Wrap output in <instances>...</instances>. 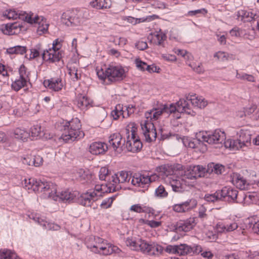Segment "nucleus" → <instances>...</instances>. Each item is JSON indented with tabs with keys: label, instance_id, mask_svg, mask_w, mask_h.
Returning a JSON list of instances; mask_svg holds the SVG:
<instances>
[{
	"label": "nucleus",
	"instance_id": "1",
	"mask_svg": "<svg viewBox=\"0 0 259 259\" xmlns=\"http://www.w3.org/2000/svg\"><path fill=\"white\" fill-rule=\"evenodd\" d=\"M23 187L29 192L43 193L44 197H52L55 198L54 194L56 193V185L53 183L37 180L31 178L28 179H24L22 182Z\"/></svg>",
	"mask_w": 259,
	"mask_h": 259
},
{
	"label": "nucleus",
	"instance_id": "2",
	"mask_svg": "<svg viewBox=\"0 0 259 259\" xmlns=\"http://www.w3.org/2000/svg\"><path fill=\"white\" fill-rule=\"evenodd\" d=\"M185 101H178L176 104L171 103L170 104H161L158 108H154L152 110L147 111L145 113V116L146 119L151 120H157L162 113H165L168 114H174V117L179 113V111L184 110V107L182 106L186 105Z\"/></svg>",
	"mask_w": 259,
	"mask_h": 259
},
{
	"label": "nucleus",
	"instance_id": "3",
	"mask_svg": "<svg viewBox=\"0 0 259 259\" xmlns=\"http://www.w3.org/2000/svg\"><path fill=\"white\" fill-rule=\"evenodd\" d=\"M81 126L80 121L77 118L66 122L63 125V128L61 129V138L65 142H73L82 138L84 134L81 130Z\"/></svg>",
	"mask_w": 259,
	"mask_h": 259
},
{
	"label": "nucleus",
	"instance_id": "4",
	"mask_svg": "<svg viewBox=\"0 0 259 259\" xmlns=\"http://www.w3.org/2000/svg\"><path fill=\"white\" fill-rule=\"evenodd\" d=\"M97 75L99 79L104 81L107 79L110 83L119 82L126 76L125 70L123 67L111 65L105 70L103 68L97 70Z\"/></svg>",
	"mask_w": 259,
	"mask_h": 259
},
{
	"label": "nucleus",
	"instance_id": "5",
	"mask_svg": "<svg viewBox=\"0 0 259 259\" xmlns=\"http://www.w3.org/2000/svg\"><path fill=\"white\" fill-rule=\"evenodd\" d=\"M107 186L96 185L94 189L88 190L81 193L78 198V203L84 206L91 207L93 203L102 197L108 190H105Z\"/></svg>",
	"mask_w": 259,
	"mask_h": 259
},
{
	"label": "nucleus",
	"instance_id": "6",
	"mask_svg": "<svg viewBox=\"0 0 259 259\" xmlns=\"http://www.w3.org/2000/svg\"><path fill=\"white\" fill-rule=\"evenodd\" d=\"M179 101H185L186 105L182 106L181 107H184V110L179 111V113L175 116V118L179 119L181 117V113H186L189 115L194 116L195 114V112L192 109V106L197 107L199 108L205 107L207 103L204 99L202 97L198 98L196 97V95H188L186 98L180 99Z\"/></svg>",
	"mask_w": 259,
	"mask_h": 259
},
{
	"label": "nucleus",
	"instance_id": "7",
	"mask_svg": "<svg viewBox=\"0 0 259 259\" xmlns=\"http://www.w3.org/2000/svg\"><path fill=\"white\" fill-rule=\"evenodd\" d=\"M62 42V39L57 38L53 41L51 48L44 50L41 54L43 60L51 63L59 62L62 57V52L60 51Z\"/></svg>",
	"mask_w": 259,
	"mask_h": 259
},
{
	"label": "nucleus",
	"instance_id": "8",
	"mask_svg": "<svg viewBox=\"0 0 259 259\" xmlns=\"http://www.w3.org/2000/svg\"><path fill=\"white\" fill-rule=\"evenodd\" d=\"M126 140L125 147L128 151L136 152L140 151L143 146L139 138L137 135L136 128L134 126L128 127L125 130Z\"/></svg>",
	"mask_w": 259,
	"mask_h": 259
},
{
	"label": "nucleus",
	"instance_id": "9",
	"mask_svg": "<svg viewBox=\"0 0 259 259\" xmlns=\"http://www.w3.org/2000/svg\"><path fill=\"white\" fill-rule=\"evenodd\" d=\"M125 243L126 245L133 250L140 251L144 254H150L151 242L149 243L141 238H128Z\"/></svg>",
	"mask_w": 259,
	"mask_h": 259
},
{
	"label": "nucleus",
	"instance_id": "10",
	"mask_svg": "<svg viewBox=\"0 0 259 259\" xmlns=\"http://www.w3.org/2000/svg\"><path fill=\"white\" fill-rule=\"evenodd\" d=\"M108 241L98 236H91L86 241L88 248L92 252L103 255Z\"/></svg>",
	"mask_w": 259,
	"mask_h": 259
},
{
	"label": "nucleus",
	"instance_id": "11",
	"mask_svg": "<svg viewBox=\"0 0 259 259\" xmlns=\"http://www.w3.org/2000/svg\"><path fill=\"white\" fill-rule=\"evenodd\" d=\"M132 178L131 175H129L126 171L122 170L117 174L112 176V185L111 187H108L107 188L108 192L115 191L116 190L121 188L119 185L120 183L129 182Z\"/></svg>",
	"mask_w": 259,
	"mask_h": 259
},
{
	"label": "nucleus",
	"instance_id": "12",
	"mask_svg": "<svg viewBox=\"0 0 259 259\" xmlns=\"http://www.w3.org/2000/svg\"><path fill=\"white\" fill-rule=\"evenodd\" d=\"M202 139L203 142H207L209 144H222L226 140V134L224 131L217 129L209 133H205L202 136Z\"/></svg>",
	"mask_w": 259,
	"mask_h": 259
},
{
	"label": "nucleus",
	"instance_id": "13",
	"mask_svg": "<svg viewBox=\"0 0 259 259\" xmlns=\"http://www.w3.org/2000/svg\"><path fill=\"white\" fill-rule=\"evenodd\" d=\"M141 126L146 142H151L156 140L157 134L155 127L151 121L147 119L142 121Z\"/></svg>",
	"mask_w": 259,
	"mask_h": 259
},
{
	"label": "nucleus",
	"instance_id": "14",
	"mask_svg": "<svg viewBox=\"0 0 259 259\" xmlns=\"http://www.w3.org/2000/svg\"><path fill=\"white\" fill-rule=\"evenodd\" d=\"M157 178L158 176L156 174L149 176L140 173H135L132 177L131 183L135 186L144 188L146 185L155 181Z\"/></svg>",
	"mask_w": 259,
	"mask_h": 259
},
{
	"label": "nucleus",
	"instance_id": "15",
	"mask_svg": "<svg viewBox=\"0 0 259 259\" xmlns=\"http://www.w3.org/2000/svg\"><path fill=\"white\" fill-rule=\"evenodd\" d=\"M25 21L31 24H38V26L37 28V32L39 33L40 34L41 33H45L47 32L49 25L47 24H44L42 21V18L37 15H35L33 17V14H32L29 15L28 14H25Z\"/></svg>",
	"mask_w": 259,
	"mask_h": 259
},
{
	"label": "nucleus",
	"instance_id": "16",
	"mask_svg": "<svg viewBox=\"0 0 259 259\" xmlns=\"http://www.w3.org/2000/svg\"><path fill=\"white\" fill-rule=\"evenodd\" d=\"M250 135H246L245 139H243L242 137H241L240 139H228L227 140H225L224 144L225 147L227 148L236 150L241 148L243 146H245L247 143H250Z\"/></svg>",
	"mask_w": 259,
	"mask_h": 259
},
{
	"label": "nucleus",
	"instance_id": "17",
	"mask_svg": "<svg viewBox=\"0 0 259 259\" xmlns=\"http://www.w3.org/2000/svg\"><path fill=\"white\" fill-rule=\"evenodd\" d=\"M44 86L52 92H58L65 85V82L61 77H51L44 81Z\"/></svg>",
	"mask_w": 259,
	"mask_h": 259
},
{
	"label": "nucleus",
	"instance_id": "18",
	"mask_svg": "<svg viewBox=\"0 0 259 259\" xmlns=\"http://www.w3.org/2000/svg\"><path fill=\"white\" fill-rule=\"evenodd\" d=\"M222 201L229 203L238 202L237 201L238 191L231 187H224L220 190Z\"/></svg>",
	"mask_w": 259,
	"mask_h": 259
},
{
	"label": "nucleus",
	"instance_id": "19",
	"mask_svg": "<svg viewBox=\"0 0 259 259\" xmlns=\"http://www.w3.org/2000/svg\"><path fill=\"white\" fill-rule=\"evenodd\" d=\"M94 102L92 99L85 95L78 94L75 100L76 107L82 111H85L90 107H93Z\"/></svg>",
	"mask_w": 259,
	"mask_h": 259
},
{
	"label": "nucleus",
	"instance_id": "20",
	"mask_svg": "<svg viewBox=\"0 0 259 259\" xmlns=\"http://www.w3.org/2000/svg\"><path fill=\"white\" fill-rule=\"evenodd\" d=\"M196 205L197 201L195 199H188L185 202L174 205L172 209L177 212H185L191 210Z\"/></svg>",
	"mask_w": 259,
	"mask_h": 259
},
{
	"label": "nucleus",
	"instance_id": "21",
	"mask_svg": "<svg viewBox=\"0 0 259 259\" xmlns=\"http://www.w3.org/2000/svg\"><path fill=\"white\" fill-rule=\"evenodd\" d=\"M207 168L202 165H197L190 166L187 178L189 179H197V178L205 177Z\"/></svg>",
	"mask_w": 259,
	"mask_h": 259
},
{
	"label": "nucleus",
	"instance_id": "22",
	"mask_svg": "<svg viewBox=\"0 0 259 259\" xmlns=\"http://www.w3.org/2000/svg\"><path fill=\"white\" fill-rule=\"evenodd\" d=\"M237 19L243 22H250L252 20H255L258 17V15L255 11H246L241 10L237 12Z\"/></svg>",
	"mask_w": 259,
	"mask_h": 259
},
{
	"label": "nucleus",
	"instance_id": "23",
	"mask_svg": "<svg viewBox=\"0 0 259 259\" xmlns=\"http://www.w3.org/2000/svg\"><path fill=\"white\" fill-rule=\"evenodd\" d=\"M122 136L118 133L112 134L109 138V143L114 150L119 149L122 150V147L125 145L126 141L123 140L122 142Z\"/></svg>",
	"mask_w": 259,
	"mask_h": 259
},
{
	"label": "nucleus",
	"instance_id": "24",
	"mask_svg": "<svg viewBox=\"0 0 259 259\" xmlns=\"http://www.w3.org/2000/svg\"><path fill=\"white\" fill-rule=\"evenodd\" d=\"M195 218H190L185 221H180L176 225L175 229L178 232H188L195 226Z\"/></svg>",
	"mask_w": 259,
	"mask_h": 259
},
{
	"label": "nucleus",
	"instance_id": "25",
	"mask_svg": "<svg viewBox=\"0 0 259 259\" xmlns=\"http://www.w3.org/2000/svg\"><path fill=\"white\" fill-rule=\"evenodd\" d=\"M77 193V192H72L68 190L62 191L61 192H59L58 193L56 191V193L54 194V197H55V198H53L52 197H48L51 198L55 200H57L59 198L63 201L70 202L75 199Z\"/></svg>",
	"mask_w": 259,
	"mask_h": 259
},
{
	"label": "nucleus",
	"instance_id": "26",
	"mask_svg": "<svg viewBox=\"0 0 259 259\" xmlns=\"http://www.w3.org/2000/svg\"><path fill=\"white\" fill-rule=\"evenodd\" d=\"M90 152L94 155L104 153L108 150L106 144L103 142H94L90 146Z\"/></svg>",
	"mask_w": 259,
	"mask_h": 259
},
{
	"label": "nucleus",
	"instance_id": "27",
	"mask_svg": "<svg viewBox=\"0 0 259 259\" xmlns=\"http://www.w3.org/2000/svg\"><path fill=\"white\" fill-rule=\"evenodd\" d=\"M172 189L176 192H184L187 187L186 181L184 178H178L170 182Z\"/></svg>",
	"mask_w": 259,
	"mask_h": 259
},
{
	"label": "nucleus",
	"instance_id": "28",
	"mask_svg": "<svg viewBox=\"0 0 259 259\" xmlns=\"http://www.w3.org/2000/svg\"><path fill=\"white\" fill-rule=\"evenodd\" d=\"M30 219L33 220L35 222L42 225L45 229H53L54 230H57L59 228V226L54 224L48 223L47 221H44L41 218H39L38 215L37 214H31L29 216Z\"/></svg>",
	"mask_w": 259,
	"mask_h": 259
},
{
	"label": "nucleus",
	"instance_id": "29",
	"mask_svg": "<svg viewBox=\"0 0 259 259\" xmlns=\"http://www.w3.org/2000/svg\"><path fill=\"white\" fill-rule=\"evenodd\" d=\"M225 171V167L223 164L210 162L207 164L206 172L208 174L214 173L217 175L223 174Z\"/></svg>",
	"mask_w": 259,
	"mask_h": 259
},
{
	"label": "nucleus",
	"instance_id": "30",
	"mask_svg": "<svg viewBox=\"0 0 259 259\" xmlns=\"http://www.w3.org/2000/svg\"><path fill=\"white\" fill-rule=\"evenodd\" d=\"M74 12L71 10H68L64 12L61 16V21L66 25L69 26L75 24Z\"/></svg>",
	"mask_w": 259,
	"mask_h": 259
},
{
	"label": "nucleus",
	"instance_id": "31",
	"mask_svg": "<svg viewBox=\"0 0 259 259\" xmlns=\"http://www.w3.org/2000/svg\"><path fill=\"white\" fill-rule=\"evenodd\" d=\"M22 26L18 22L9 23L5 25L4 33L8 35H13L21 30Z\"/></svg>",
	"mask_w": 259,
	"mask_h": 259
},
{
	"label": "nucleus",
	"instance_id": "32",
	"mask_svg": "<svg viewBox=\"0 0 259 259\" xmlns=\"http://www.w3.org/2000/svg\"><path fill=\"white\" fill-rule=\"evenodd\" d=\"M130 210L137 213L144 212L153 214L155 212V210L153 208L140 204H136L132 205Z\"/></svg>",
	"mask_w": 259,
	"mask_h": 259
},
{
	"label": "nucleus",
	"instance_id": "33",
	"mask_svg": "<svg viewBox=\"0 0 259 259\" xmlns=\"http://www.w3.org/2000/svg\"><path fill=\"white\" fill-rule=\"evenodd\" d=\"M90 5L97 9L110 8L111 6L110 0H94L90 2Z\"/></svg>",
	"mask_w": 259,
	"mask_h": 259
},
{
	"label": "nucleus",
	"instance_id": "34",
	"mask_svg": "<svg viewBox=\"0 0 259 259\" xmlns=\"http://www.w3.org/2000/svg\"><path fill=\"white\" fill-rule=\"evenodd\" d=\"M14 136L16 139L25 141L30 137V133L24 128L17 127L14 130Z\"/></svg>",
	"mask_w": 259,
	"mask_h": 259
},
{
	"label": "nucleus",
	"instance_id": "35",
	"mask_svg": "<svg viewBox=\"0 0 259 259\" xmlns=\"http://www.w3.org/2000/svg\"><path fill=\"white\" fill-rule=\"evenodd\" d=\"M111 116L114 120L118 119L120 116H122V118H125V111L123 110V105L120 104L116 105L111 111Z\"/></svg>",
	"mask_w": 259,
	"mask_h": 259
},
{
	"label": "nucleus",
	"instance_id": "36",
	"mask_svg": "<svg viewBox=\"0 0 259 259\" xmlns=\"http://www.w3.org/2000/svg\"><path fill=\"white\" fill-rule=\"evenodd\" d=\"M28 83L29 81L18 77L12 82L11 88L14 91L18 92L23 88L27 87Z\"/></svg>",
	"mask_w": 259,
	"mask_h": 259
},
{
	"label": "nucleus",
	"instance_id": "37",
	"mask_svg": "<svg viewBox=\"0 0 259 259\" xmlns=\"http://www.w3.org/2000/svg\"><path fill=\"white\" fill-rule=\"evenodd\" d=\"M232 183L237 188L241 190H244L246 188V181L240 175L236 174L234 175L232 179Z\"/></svg>",
	"mask_w": 259,
	"mask_h": 259
},
{
	"label": "nucleus",
	"instance_id": "38",
	"mask_svg": "<svg viewBox=\"0 0 259 259\" xmlns=\"http://www.w3.org/2000/svg\"><path fill=\"white\" fill-rule=\"evenodd\" d=\"M29 133L30 137L32 138V140L39 139L44 135L41 126L38 124L34 125L31 127Z\"/></svg>",
	"mask_w": 259,
	"mask_h": 259
},
{
	"label": "nucleus",
	"instance_id": "39",
	"mask_svg": "<svg viewBox=\"0 0 259 259\" xmlns=\"http://www.w3.org/2000/svg\"><path fill=\"white\" fill-rule=\"evenodd\" d=\"M205 201L208 202H215L219 201H222L220 190L216 191L212 194H206L204 197Z\"/></svg>",
	"mask_w": 259,
	"mask_h": 259
},
{
	"label": "nucleus",
	"instance_id": "40",
	"mask_svg": "<svg viewBox=\"0 0 259 259\" xmlns=\"http://www.w3.org/2000/svg\"><path fill=\"white\" fill-rule=\"evenodd\" d=\"M183 144L189 148L194 149L198 147V145L201 144V141L198 139H194L192 140L188 138H183L182 139Z\"/></svg>",
	"mask_w": 259,
	"mask_h": 259
},
{
	"label": "nucleus",
	"instance_id": "41",
	"mask_svg": "<svg viewBox=\"0 0 259 259\" xmlns=\"http://www.w3.org/2000/svg\"><path fill=\"white\" fill-rule=\"evenodd\" d=\"M26 48L21 46H16L11 47L7 50V52L9 54L23 55L26 52Z\"/></svg>",
	"mask_w": 259,
	"mask_h": 259
},
{
	"label": "nucleus",
	"instance_id": "42",
	"mask_svg": "<svg viewBox=\"0 0 259 259\" xmlns=\"http://www.w3.org/2000/svg\"><path fill=\"white\" fill-rule=\"evenodd\" d=\"M192 246L186 244H181L178 245V254L185 255L192 254Z\"/></svg>",
	"mask_w": 259,
	"mask_h": 259
},
{
	"label": "nucleus",
	"instance_id": "43",
	"mask_svg": "<svg viewBox=\"0 0 259 259\" xmlns=\"http://www.w3.org/2000/svg\"><path fill=\"white\" fill-rule=\"evenodd\" d=\"M0 259H19L17 254L10 250L0 251Z\"/></svg>",
	"mask_w": 259,
	"mask_h": 259
},
{
	"label": "nucleus",
	"instance_id": "44",
	"mask_svg": "<svg viewBox=\"0 0 259 259\" xmlns=\"http://www.w3.org/2000/svg\"><path fill=\"white\" fill-rule=\"evenodd\" d=\"M25 14L27 13L26 12H24V14L21 15V14H18L15 10H10L7 11V13H6L4 16H6V17L9 19H12L15 20L18 18L25 21Z\"/></svg>",
	"mask_w": 259,
	"mask_h": 259
},
{
	"label": "nucleus",
	"instance_id": "45",
	"mask_svg": "<svg viewBox=\"0 0 259 259\" xmlns=\"http://www.w3.org/2000/svg\"><path fill=\"white\" fill-rule=\"evenodd\" d=\"M121 250L116 246H114L107 242V245L105 248V251L103 252L104 255H108L112 253H119Z\"/></svg>",
	"mask_w": 259,
	"mask_h": 259
},
{
	"label": "nucleus",
	"instance_id": "46",
	"mask_svg": "<svg viewBox=\"0 0 259 259\" xmlns=\"http://www.w3.org/2000/svg\"><path fill=\"white\" fill-rule=\"evenodd\" d=\"M77 177L80 182L84 183L90 179L91 176L89 174L88 171H85L83 169H80L77 171Z\"/></svg>",
	"mask_w": 259,
	"mask_h": 259
},
{
	"label": "nucleus",
	"instance_id": "47",
	"mask_svg": "<svg viewBox=\"0 0 259 259\" xmlns=\"http://www.w3.org/2000/svg\"><path fill=\"white\" fill-rule=\"evenodd\" d=\"M155 37L156 40L154 42L155 44L164 48L165 47L164 42L167 38L166 34L162 32H159L155 35Z\"/></svg>",
	"mask_w": 259,
	"mask_h": 259
},
{
	"label": "nucleus",
	"instance_id": "48",
	"mask_svg": "<svg viewBox=\"0 0 259 259\" xmlns=\"http://www.w3.org/2000/svg\"><path fill=\"white\" fill-rule=\"evenodd\" d=\"M155 195L160 198H165L168 196V192L166 191L165 187L160 185L155 189Z\"/></svg>",
	"mask_w": 259,
	"mask_h": 259
},
{
	"label": "nucleus",
	"instance_id": "49",
	"mask_svg": "<svg viewBox=\"0 0 259 259\" xmlns=\"http://www.w3.org/2000/svg\"><path fill=\"white\" fill-rule=\"evenodd\" d=\"M19 78L25 79L27 80L30 81L29 76V73L27 71V68L24 64H21L19 68Z\"/></svg>",
	"mask_w": 259,
	"mask_h": 259
},
{
	"label": "nucleus",
	"instance_id": "50",
	"mask_svg": "<svg viewBox=\"0 0 259 259\" xmlns=\"http://www.w3.org/2000/svg\"><path fill=\"white\" fill-rule=\"evenodd\" d=\"M236 77L238 79L244 80H247L249 82H254L255 81V78L254 77L251 75V74H248L245 73H238L237 72L236 74Z\"/></svg>",
	"mask_w": 259,
	"mask_h": 259
},
{
	"label": "nucleus",
	"instance_id": "51",
	"mask_svg": "<svg viewBox=\"0 0 259 259\" xmlns=\"http://www.w3.org/2000/svg\"><path fill=\"white\" fill-rule=\"evenodd\" d=\"M150 254H158L161 253L163 250V247L155 242H151Z\"/></svg>",
	"mask_w": 259,
	"mask_h": 259
},
{
	"label": "nucleus",
	"instance_id": "52",
	"mask_svg": "<svg viewBox=\"0 0 259 259\" xmlns=\"http://www.w3.org/2000/svg\"><path fill=\"white\" fill-rule=\"evenodd\" d=\"M40 47V44H38L36 45L34 48L31 49V53L30 54V59L36 58L39 56L40 52H42V53H43L44 50L41 49Z\"/></svg>",
	"mask_w": 259,
	"mask_h": 259
},
{
	"label": "nucleus",
	"instance_id": "53",
	"mask_svg": "<svg viewBox=\"0 0 259 259\" xmlns=\"http://www.w3.org/2000/svg\"><path fill=\"white\" fill-rule=\"evenodd\" d=\"M240 255L243 256L248 257L250 259H259V252L257 251H240Z\"/></svg>",
	"mask_w": 259,
	"mask_h": 259
},
{
	"label": "nucleus",
	"instance_id": "54",
	"mask_svg": "<svg viewBox=\"0 0 259 259\" xmlns=\"http://www.w3.org/2000/svg\"><path fill=\"white\" fill-rule=\"evenodd\" d=\"M213 57L214 58H217L219 61L224 62L229 59L230 55L227 53L219 51L215 53L214 54Z\"/></svg>",
	"mask_w": 259,
	"mask_h": 259
},
{
	"label": "nucleus",
	"instance_id": "55",
	"mask_svg": "<svg viewBox=\"0 0 259 259\" xmlns=\"http://www.w3.org/2000/svg\"><path fill=\"white\" fill-rule=\"evenodd\" d=\"M207 13V11L204 9L202 8L200 9L189 11L187 13V16H199L201 15H204Z\"/></svg>",
	"mask_w": 259,
	"mask_h": 259
},
{
	"label": "nucleus",
	"instance_id": "56",
	"mask_svg": "<svg viewBox=\"0 0 259 259\" xmlns=\"http://www.w3.org/2000/svg\"><path fill=\"white\" fill-rule=\"evenodd\" d=\"M99 179L101 180L106 181L109 177V170L106 167H102L99 171Z\"/></svg>",
	"mask_w": 259,
	"mask_h": 259
},
{
	"label": "nucleus",
	"instance_id": "57",
	"mask_svg": "<svg viewBox=\"0 0 259 259\" xmlns=\"http://www.w3.org/2000/svg\"><path fill=\"white\" fill-rule=\"evenodd\" d=\"M135 63L136 65L137 68L141 71L146 70L147 68V64L142 61L140 58H136L135 60Z\"/></svg>",
	"mask_w": 259,
	"mask_h": 259
},
{
	"label": "nucleus",
	"instance_id": "58",
	"mask_svg": "<svg viewBox=\"0 0 259 259\" xmlns=\"http://www.w3.org/2000/svg\"><path fill=\"white\" fill-rule=\"evenodd\" d=\"M189 66L195 72L198 74H201L204 72V69L201 63H199L198 64L196 63L191 64Z\"/></svg>",
	"mask_w": 259,
	"mask_h": 259
},
{
	"label": "nucleus",
	"instance_id": "59",
	"mask_svg": "<svg viewBox=\"0 0 259 259\" xmlns=\"http://www.w3.org/2000/svg\"><path fill=\"white\" fill-rule=\"evenodd\" d=\"M256 108V105H252L251 106L249 107L244 108L243 109L244 110L246 116L251 117V115L255 111Z\"/></svg>",
	"mask_w": 259,
	"mask_h": 259
},
{
	"label": "nucleus",
	"instance_id": "60",
	"mask_svg": "<svg viewBox=\"0 0 259 259\" xmlns=\"http://www.w3.org/2000/svg\"><path fill=\"white\" fill-rule=\"evenodd\" d=\"M112 204V200L111 198H107L105 199L102 202L100 206L102 208L107 209L110 207Z\"/></svg>",
	"mask_w": 259,
	"mask_h": 259
},
{
	"label": "nucleus",
	"instance_id": "61",
	"mask_svg": "<svg viewBox=\"0 0 259 259\" xmlns=\"http://www.w3.org/2000/svg\"><path fill=\"white\" fill-rule=\"evenodd\" d=\"M162 59L168 62H175L177 60V57L174 55L169 54H161Z\"/></svg>",
	"mask_w": 259,
	"mask_h": 259
},
{
	"label": "nucleus",
	"instance_id": "62",
	"mask_svg": "<svg viewBox=\"0 0 259 259\" xmlns=\"http://www.w3.org/2000/svg\"><path fill=\"white\" fill-rule=\"evenodd\" d=\"M165 250L169 253L178 254V245H167Z\"/></svg>",
	"mask_w": 259,
	"mask_h": 259
},
{
	"label": "nucleus",
	"instance_id": "63",
	"mask_svg": "<svg viewBox=\"0 0 259 259\" xmlns=\"http://www.w3.org/2000/svg\"><path fill=\"white\" fill-rule=\"evenodd\" d=\"M32 161L34 163L33 165L35 166H39L42 163V158L39 155H34L32 156Z\"/></svg>",
	"mask_w": 259,
	"mask_h": 259
},
{
	"label": "nucleus",
	"instance_id": "64",
	"mask_svg": "<svg viewBox=\"0 0 259 259\" xmlns=\"http://www.w3.org/2000/svg\"><path fill=\"white\" fill-rule=\"evenodd\" d=\"M215 229L218 233H227L226 225L222 223H218L215 226Z\"/></svg>",
	"mask_w": 259,
	"mask_h": 259
}]
</instances>
